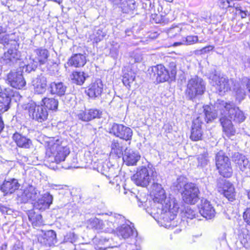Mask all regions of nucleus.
Here are the masks:
<instances>
[{"mask_svg":"<svg viewBox=\"0 0 250 250\" xmlns=\"http://www.w3.org/2000/svg\"><path fill=\"white\" fill-rule=\"evenodd\" d=\"M152 189L154 191V203L160 204L158 207L161 208V211L164 212L163 218L166 223L164 226L168 229L172 228L174 226L170 222L173 221L177 216L179 209V205L174 198H167L165 191L161 184L153 183Z\"/></svg>","mask_w":250,"mask_h":250,"instance_id":"obj_1","label":"nucleus"},{"mask_svg":"<svg viewBox=\"0 0 250 250\" xmlns=\"http://www.w3.org/2000/svg\"><path fill=\"white\" fill-rule=\"evenodd\" d=\"M217 110L220 111L221 114L228 116L233 121L241 123L245 120V116L242 111L236 107L232 102H226L224 101L218 100L216 103Z\"/></svg>","mask_w":250,"mask_h":250,"instance_id":"obj_2","label":"nucleus"},{"mask_svg":"<svg viewBox=\"0 0 250 250\" xmlns=\"http://www.w3.org/2000/svg\"><path fill=\"white\" fill-rule=\"evenodd\" d=\"M157 173L152 166L143 167L138 169L136 173L131 177L132 180L137 185L146 187L152 180L154 182L157 178Z\"/></svg>","mask_w":250,"mask_h":250,"instance_id":"obj_3","label":"nucleus"},{"mask_svg":"<svg viewBox=\"0 0 250 250\" xmlns=\"http://www.w3.org/2000/svg\"><path fill=\"white\" fill-rule=\"evenodd\" d=\"M206 83L200 77L195 76L188 81L185 94L191 100L204 94L206 91Z\"/></svg>","mask_w":250,"mask_h":250,"instance_id":"obj_4","label":"nucleus"},{"mask_svg":"<svg viewBox=\"0 0 250 250\" xmlns=\"http://www.w3.org/2000/svg\"><path fill=\"white\" fill-rule=\"evenodd\" d=\"M170 73L165 67L162 64H158L151 67L150 73L153 79H155L158 83H163L167 81L169 79H175L177 73L176 67L174 62L169 63Z\"/></svg>","mask_w":250,"mask_h":250,"instance_id":"obj_5","label":"nucleus"},{"mask_svg":"<svg viewBox=\"0 0 250 250\" xmlns=\"http://www.w3.org/2000/svg\"><path fill=\"white\" fill-rule=\"evenodd\" d=\"M48 146L50 150L51 155L49 161L59 163L65 160L66 157L69 154L70 151L67 146L61 145V141L54 138L50 139L48 142Z\"/></svg>","mask_w":250,"mask_h":250,"instance_id":"obj_6","label":"nucleus"},{"mask_svg":"<svg viewBox=\"0 0 250 250\" xmlns=\"http://www.w3.org/2000/svg\"><path fill=\"white\" fill-rule=\"evenodd\" d=\"M210 83L214 86L220 95H223L226 92L230 90V85L233 83L232 80L218 74L216 70L210 73L208 77Z\"/></svg>","mask_w":250,"mask_h":250,"instance_id":"obj_7","label":"nucleus"},{"mask_svg":"<svg viewBox=\"0 0 250 250\" xmlns=\"http://www.w3.org/2000/svg\"><path fill=\"white\" fill-rule=\"evenodd\" d=\"M24 110L28 112L32 119L39 123L46 121L48 117V112L42 104L37 105L35 102H31L22 106Z\"/></svg>","mask_w":250,"mask_h":250,"instance_id":"obj_8","label":"nucleus"},{"mask_svg":"<svg viewBox=\"0 0 250 250\" xmlns=\"http://www.w3.org/2000/svg\"><path fill=\"white\" fill-rule=\"evenodd\" d=\"M199 188L195 184L188 183L182 192V197L186 203L194 204L199 200Z\"/></svg>","mask_w":250,"mask_h":250,"instance_id":"obj_9","label":"nucleus"},{"mask_svg":"<svg viewBox=\"0 0 250 250\" xmlns=\"http://www.w3.org/2000/svg\"><path fill=\"white\" fill-rule=\"evenodd\" d=\"M20 98L17 92H14L9 88L0 92V111L2 112L7 111L10 108L12 100L17 101Z\"/></svg>","mask_w":250,"mask_h":250,"instance_id":"obj_10","label":"nucleus"},{"mask_svg":"<svg viewBox=\"0 0 250 250\" xmlns=\"http://www.w3.org/2000/svg\"><path fill=\"white\" fill-rule=\"evenodd\" d=\"M217 187L219 188V191L222 192L229 201L233 202L235 200L236 193L234 187L229 181L224 179H218L217 181Z\"/></svg>","mask_w":250,"mask_h":250,"instance_id":"obj_11","label":"nucleus"},{"mask_svg":"<svg viewBox=\"0 0 250 250\" xmlns=\"http://www.w3.org/2000/svg\"><path fill=\"white\" fill-rule=\"evenodd\" d=\"M246 88L250 93V78L243 77L240 82L234 84L233 90L235 94L236 99L239 102L243 100L245 97Z\"/></svg>","mask_w":250,"mask_h":250,"instance_id":"obj_12","label":"nucleus"},{"mask_svg":"<svg viewBox=\"0 0 250 250\" xmlns=\"http://www.w3.org/2000/svg\"><path fill=\"white\" fill-rule=\"evenodd\" d=\"M110 133L126 141L131 140L132 136V131L129 127L116 123L112 124Z\"/></svg>","mask_w":250,"mask_h":250,"instance_id":"obj_13","label":"nucleus"},{"mask_svg":"<svg viewBox=\"0 0 250 250\" xmlns=\"http://www.w3.org/2000/svg\"><path fill=\"white\" fill-rule=\"evenodd\" d=\"M204 115L198 116L192 122L190 138L194 141L202 139L203 131L201 126L203 124Z\"/></svg>","mask_w":250,"mask_h":250,"instance_id":"obj_14","label":"nucleus"},{"mask_svg":"<svg viewBox=\"0 0 250 250\" xmlns=\"http://www.w3.org/2000/svg\"><path fill=\"white\" fill-rule=\"evenodd\" d=\"M12 42V48L8 49L7 51L4 53L2 57L3 63L9 65L16 62L20 57L17 48V42L15 41Z\"/></svg>","mask_w":250,"mask_h":250,"instance_id":"obj_15","label":"nucleus"},{"mask_svg":"<svg viewBox=\"0 0 250 250\" xmlns=\"http://www.w3.org/2000/svg\"><path fill=\"white\" fill-rule=\"evenodd\" d=\"M7 81L11 86L17 89H21L26 84V82L20 72L9 73L7 75Z\"/></svg>","mask_w":250,"mask_h":250,"instance_id":"obj_16","label":"nucleus"},{"mask_svg":"<svg viewBox=\"0 0 250 250\" xmlns=\"http://www.w3.org/2000/svg\"><path fill=\"white\" fill-rule=\"evenodd\" d=\"M232 161L241 171L248 174L250 170V165L248 159L242 154L235 152L232 156Z\"/></svg>","mask_w":250,"mask_h":250,"instance_id":"obj_17","label":"nucleus"},{"mask_svg":"<svg viewBox=\"0 0 250 250\" xmlns=\"http://www.w3.org/2000/svg\"><path fill=\"white\" fill-rule=\"evenodd\" d=\"M40 195V192L33 186L26 188L21 195L19 200L22 203H26L29 200L35 201Z\"/></svg>","mask_w":250,"mask_h":250,"instance_id":"obj_18","label":"nucleus"},{"mask_svg":"<svg viewBox=\"0 0 250 250\" xmlns=\"http://www.w3.org/2000/svg\"><path fill=\"white\" fill-rule=\"evenodd\" d=\"M39 243L42 245L51 247L57 243V235L53 230H49L42 234H40L38 237Z\"/></svg>","mask_w":250,"mask_h":250,"instance_id":"obj_19","label":"nucleus"},{"mask_svg":"<svg viewBox=\"0 0 250 250\" xmlns=\"http://www.w3.org/2000/svg\"><path fill=\"white\" fill-rule=\"evenodd\" d=\"M53 199V196L46 192L33 204L34 208L42 211L48 209L52 203Z\"/></svg>","mask_w":250,"mask_h":250,"instance_id":"obj_20","label":"nucleus"},{"mask_svg":"<svg viewBox=\"0 0 250 250\" xmlns=\"http://www.w3.org/2000/svg\"><path fill=\"white\" fill-rule=\"evenodd\" d=\"M32 85L35 93L42 94L46 90L47 79L43 75H40L33 80Z\"/></svg>","mask_w":250,"mask_h":250,"instance_id":"obj_21","label":"nucleus"},{"mask_svg":"<svg viewBox=\"0 0 250 250\" xmlns=\"http://www.w3.org/2000/svg\"><path fill=\"white\" fill-rule=\"evenodd\" d=\"M199 212L204 217L211 219L215 214V209L207 200H202L199 208Z\"/></svg>","mask_w":250,"mask_h":250,"instance_id":"obj_22","label":"nucleus"},{"mask_svg":"<svg viewBox=\"0 0 250 250\" xmlns=\"http://www.w3.org/2000/svg\"><path fill=\"white\" fill-rule=\"evenodd\" d=\"M116 233L119 237L126 239L131 236L136 237L137 234V231L130 225L122 224L116 228Z\"/></svg>","mask_w":250,"mask_h":250,"instance_id":"obj_23","label":"nucleus"},{"mask_svg":"<svg viewBox=\"0 0 250 250\" xmlns=\"http://www.w3.org/2000/svg\"><path fill=\"white\" fill-rule=\"evenodd\" d=\"M20 187V184L18 180L13 178L4 180L0 188L2 192L7 194L13 193L16 190L18 189Z\"/></svg>","mask_w":250,"mask_h":250,"instance_id":"obj_24","label":"nucleus"},{"mask_svg":"<svg viewBox=\"0 0 250 250\" xmlns=\"http://www.w3.org/2000/svg\"><path fill=\"white\" fill-rule=\"evenodd\" d=\"M103 90V84L100 79L96 80L91 83L86 91L87 94L91 98H96L100 96Z\"/></svg>","mask_w":250,"mask_h":250,"instance_id":"obj_25","label":"nucleus"},{"mask_svg":"<svg viewBox=\"0 0 250 250\" xmlns=\"http://www.w3.org/2000/svg\"><path fill=\"white\" fill-rule=\"evenodd\" d=\"M140 157V155L137 151L126 148L123 159L126 165L134 166L136 165Z\"/></svg>","mask_w":250,"mask_h":250,"instance_id":"obj_26","label":"nucleus"},{"mask_svg":"<svg viewBox=\"0 0 250 250\" xmlns=\"http://www.w3.org/2000/svg\"><path fill=\"white\" fill-rule=\"evenodd\" d=\"M220 122L222 126L223 131L227 137L230 138L235 134L236 130L231 121L228 119L225 115L220 118Z\"/></svg>","mask_w":250,"mask_h":250,"instance_id":"obj_27","label":"nucleus"},{"mask_svg":"<svg viewBox=\"0 0 250 250\" xmlns=\"http://www.w3.org/2000/svg\"><path fill=\"white\" fill-rule=\"evenodd\" d=\"M35 57V59L40 64H44L47 61L49 56V53L48 50L42 47L35 49L33 51L32 57Z\"/></svg>","mask_w":250,"mask_h":250,"instance_id":"obj_28","label":"nucleus"},{"mask_svg":"<svg viewBox=\"0 0 250 250\" xmlns=\"http://www.w3.org/2000/svg\"><path fill=\"white\" fill-rule=\"evenodd\" d=\"M86 62V57L84 55L79 53L73 55L68 61L69 66L75 67L83 66Z\"/></svg>","mask_w":250,"mask_h":250,"instance_id":"obj_29","label":"nucleus"},{"mask_svg":"<svg viewBox=\"0 0 250 250\" xmlns=\"http://www.w3.org/2000/svg\"><path fill=\"white\" fill-rule=\"evenodd\" d=\"M13 139L17 145L20 147L29 148L32 146V141L30 139L16 132L13 134Z\"/></svg>","mask_w":250,"mask_h":250,"instance_id":"obj_30","label":"nucleus"},{"mask_svg":"<svg viewBox=\"0 0 250 250\" xmlns=\"http://www.w3.org/2000/svg\"><path fill=\"white\" fill-rule=\"evenodd\" d=\"M66 88V86L62 82H52L49 85L50 93L59 96L64 95Z\"/></svg>","mask_w":250,"mask_h":250,"instance_id":"obj_31","label":"nucleus"},{"mask_svg":"<svg viewBox=\"0 0 250 250\" xmlns=\"http://www.w3.org/2000/svg\"><path fill=\"white\" fill-rule=\"evenodd\" d=\"M202 115H204L203 121H206L208 123L217 117V113L215 110H212L208 106H206L204 109V113L200 114L199 116Z\"/></svg>","mask_w":250,"mask_h":250,"instance_id":"obj_32","label":"nucleus"},{"mask_svg":"<svg viewBox=\"0 0 250 250\" xmlns=\"http://www.w3.org/2000/svg\"><path fill=\"white\" fill-rule=\"evenodd\" d=\"M220 175L224 177H230L232 173V169L231 167L230 162L225 163L222 165L220 164L217 167Z\"/></svg>","mask_w":250,"mask_h":250,"instance_id":"obj_33","label":"nucleus"},{"mask_svg":"<svg viewBox=\"0 0 250 250\" xmlns=\"http://www.w3.org/2000/svg\"><path fill=\"white\" fill-rule=\"evenodd\" d=\"M125 222V218L124 216L116 214L114 217L111 216L109 220L105 222L107 226H109V228H113V230L115 228H117L118 225H121Z\"/></svg>","mask_w":250,"mask_h":250,"instance_id":"obj_34","label":"nucleus"},{"mask_svg":"<svg viewBox=\"0 0 250 250\" xmlns=\"http://www.w3.org/2000/svg\"><path fill=\"white\" fill-rule=\"evenodd\" d=\"M111 152L120 158L123 156V142L114 140L111 144Z\"/></svg>","mask_w":250,"mask_h":250,"instance_id":"obj_35","label":"nucleus"},{"mask_svg":"<svg viewBox=\"0 0 250 250\" xmlns=\"http://www.w3.org/2000/svg\"><path fill=\"white\" fill-rule=\"evenodd\" d=\"M49 110H55L58 106V101L53 98H44L42 100V104Z\"/></svg>","mask_w":250,"mask_h":250,"instance_id":"obj_36","label":"nucleus"},{"mask_svg":"<svg viewBox=\"0 0 250 250\" xmlns=\"http://www.w3.org/2000/svg\"><path fill=\"white\" fill-rule=\"evenodd\" d=\"M88 77V75L83 72L75 71L72 73L71 78L74 83L82 85Z\"/></svg>","mask_w":250,"mask_h":250,"instance_id":"obj_37","label":"nucleus"},{"mask_svg":"<svg viewBox=\"0 0 250 250\" xmlns=\"http://www.w3.org/2000/svg\"><path fill=\"white\" fill-rule=\"evenodd\" d=\"M92 225L93 228L95 229L107 232H111L113 231V228H105V223H104L103 221L98 219H94L92 222Z\"/></svg>","mask_w":250,"mask_h":250,"instance_id":"obj_38","label":"nucleus"},{"mask_svg":"<svg viewBox=\"0 0 250 250\" xmlns=\"http://www.w3.org/2000/svg\"><path fill=\"white\" fill-rule=\"evenodd\" d=\"M197 159L198 161V167H203L206 166L209 161L208 153L207 150L204 149L202 153L197 156Z\"/></svg>","mask_w":250,"mask_h":250,"instance_id":"obj_39","label":"nucleus"},{"mask_svg":"<svg viewBox=\"0 0 250 250\" xmlns=\"http://www.w3.org/2000/svg\"><path fill=\"white\" fill-rule=\"evenodd\" d=\"M215 160L216 167L219 166L220 164L223 165L230 162L229 158L225 155V153L223 151H220L217 153Z\"/></svg>","mask_w":250,"mask_h":250,"instance_id":"obj_40","label":"nucleus"},{"mask_svg":"<svg viewBox=\"0 0 250 250\" xmlns=\"http://www.w3.org/2000/svg\"><path fill=\"white\" fill-rule=\"evenodd\" d=\"M7 31V28L3 24L0 23V43L9 44V39L7 35L5 33Z\"/></svg>","mask_w":250,"mask_h":250,"instance_id":"obj_41","label":"nucleus"},{"mask_svg":"<svg viewBox=\"0 0 250 250\" xmlns=\"http://www.w3.org/2000/svg\"><path fill=\"white\" fill-rule=\"evenodd\" d=\"M136 8V4L133 0H129L122 6L123 13H129Z\"/></svg>","mask_w":250,"mask_h":250,"instance_id":"obj_42","label":"nucleus"},{"mask_svg":"<svg viewBox=\"0 0 250 250\" xmlns=\"http://www.w3.org/2000/svg\"><path fill=\"white\" fill-rule=\"evenodd\" d=\"M186 185L187 183L185 178L182 177L177 178V180L173 183L174 189L178 191L180 190L183 188L185 189Z\"/></svg>","mask_w":250,"mask_h":250,"instance_id":"obj_43","label":"nucleus"},{"mask_svg":"<svg viewBox=\"0 0 250 250\" xmlns=\"http://www.w3.org/2000/svg\"><path fill=\"white\" fill-rule=\"evenodd\" d=\"M135 76L132 72L125 73L123 78V83L126 86H129L134 81Z\"/></svg>","mask_w":250,"mask_h":250,"instance_id":"obj_44","label":"nucleus"},{"mask_svg":"<svg viewBox=\"0 0 250 250\" xmlns=\"http://www.w3.org/2000/svg\"><path fill=\"white\" fill-rule=\"evenodd\" d=\"M131 60L129 62L133 64L135 62H140L143 60L142 54L139 51H136L131 53L130 56Z\"/></svg>","mask_w":250,"mask_h":250,"instance_id":"obj_45","label":"nucleus"},{"mask_svg":"<svg viewBox=\"0 0 250 250\" xmlns=\"http://www.w3.org/2000/svg\"><path fill=\"white\" fill-rule=\"evenodd\" d=\"M198 42V38L197 36H188L187 37L183 39V44L185 45H191Z\"/></svg>","mask_w":250,"mask_h":250,"instance_id":"obj_46","label":"nucleus"},{"mask_svg":"<svg viewBox=\"0 0 250 250\" xmlns=\"http://www.w3.org/2000/svg\"><path fill=\"white\" fill-rule=\"evenodd\" d=\"M32 56L30 57V62H29L26 66V70L28 72H30L32 70H35L37 68L38 63H39L35 59L32 58Z\"/></svg>","mask_w":250,"mask_h":250,"instance_id":"obj_47","label":"nucleus"},{"mask_svg":"<svg viewBox=\"0 0 250 250\" xmlns=\"http://www.w3.org/2000/svg\"><path fill=\"white\" fill-rule=\"evenodd\" d=\"M77 239V237L74 232L70 231L64 236V241L65 242H70L73 243L75 242Z\"/></svg>","mask_w":250,"mask_h":250,"instance_id":"obj_48","label":"nucleus"},{"mask_svg":"<svg viewBox=\"0 0 250 250\" xmlns=\"http://www.w3.org/2000/svg\"><path fill=\"white\" fill-rule=\"evenodd\" d=\"M89 110L91 120L95 118H100L101 117L102 112L97 109H90Z\"/></svg>","mask_w":250,"mask_h":250,"instance_id":"obj_49","label":"nucleus"},{"mask_svg":"<svg viewBox=\"0 0 250 250\" xmlns=\"http://www.w3.org/2000/svg\"><path fill=\"white\" fill-rule=\"evenodd\" d=\"M78 117L80 120L85 122L91 120L88 110L87 111H81L78 114Z\"/></svg>","mask_w":250,"mask_h":250,"instance_id":"obj_50","label":"nucleus"},{"mask_svg":"<svg viewBox=\"0 0 250 250\" xmlns=\"http://www.w3.org/2000/svg\"><path fill=\"white\" fill-rule=\"evenodd\" d=\"M109 168L107 164L105 162L99 163L98 166V170L100 171L102 174L104 175L106 173L107 169Z\"/></svg>","mask_w":250,"mask_h":250,"instance_id":"obj_51","label":"nucleus"},{"mask_svg":"<svg viewBox=\"0 0 250 250\" xmlns=\"http://www.w3.org/2000/svg\"><path fill=\"white\" fill-rule=\"evenodd\" d=\"M104 175L109 179L117 176V173L115 172V168L113 167H109L107 169L106 173H105Z\"/></svg>","mask_w":250,"mask_h":250,"instance_id":"obj_52","label":"nucleus"},{"mask_svg":"<svg viewBox=\"0 0 250 250\" xmlns=\"http://www.w3.org/2000/svg\"><path fill=\"white\" fill-rule=\"evenodd\" d=\"M243 219L247 225L250 226V207L247 208L243 213Z\"/></svg>","mask_w":250,"mask_h":250,"instance_id":"obj_53","label":"nucleus"},{"mask_svg":"<svg viewBox=\"0 0 250 250\" xmlns=\"http://www.w3.org/2000/svg\"><path fill=\"white\" fill-rule=\"evenodd\" d=\"M241 242L245 247H249L250 246V234H247L244 235Z\"/></svg>","mask_w":250,"mask_h":250,"instance_id":"obj_54","label":"nucleus"},{"mask_svg":"<svg viewBox=\"0 0 250 250\" xmlns=\"http://www.w3.org/2000/svg\"><path fill=\"white\" fill-rule=\"evenodd\" d=\"M185 215L188 218L192 219L195 217V212L190 208H187L185 210Z\"/></svg>","mask_w":250,"mask_h":250,"instance_id":"obj_55","label":"nucleus"},{"mask_svg":"<svg viewBox=\"0 0 250 250\" xmlns=\"http://www.w3.org/2000/svg\"><path fill=\"white\" fill-rule=\"evenodd\" d=\"M233 7L234 8L236 11H238V14H241V13H243L245 11H248L246 8L244 7L241 4L235 2V3H233Z\"/></svg>","mask_w":250,"mask_h":250,"instance_id":"obj_56","label":"nucleus"},{"mask_svg":"<svg viewBox=\"0 0 250 250\" xmlns=\"http://www.w3.org/2000/svg\"><path fill=\"white\" fill-rule=\"evenodd\" d=\"M152 19L156 23H161L163 22L162 16L158 14H152Z\"/></svg>","mask_w":250,"mask_h":250,"instance_id":"obj_57","label":"nucleus"},{"mask_svg":"<svg viewBox=\"0 0 250 250\" xmlns=\"http://www.w3.org/2000/svg\"><path fill=\"white\" fill-rule=\"evenodd\" d=\"M136 197L137 199L138 202L140 203L139 204V207H141V205H143V204L145 203L147 200L145 196H142L141 195H140L139 196L137 195Z\"/></svg>","mask_w":250,"mask_h":250,"instance_id":"obj_58","label":"nucleus"},{"mask_svg":"<svg viewBox=\"0 0 250 250\" xmlns=\"http://www.w3.org/2000/svg\"><path fill=\"white\" fill-rule=\"evenodd\" d=\"M214 48V47L213 46L209 45L202 48L201 49V51L202 52L203 54H204L208 53L210 51L213 50Z\"/></svg>","mask_w":250,"mask_h":250,"instance_id":"obj_59","label":"nucleus"},{"mask_svg":"<svg viewBox=\"0 0 250 250\" xmlns=\"http://www.w3.org/2000/svg\"><path fill=\"white\" fill-rule=\"evenodd\" d=\"M0 210L2 213L7 214H10L12 212L10 208L4 206H1L0 207Z\"/></svg>","mask_w":250,"mask_h":250,"instance_id":"obj_60","label":"nucleus"},{"mask_svg":"<svg viewBox=\"0 0 250 250\" xmlns=\"http://www.w3.org/2000/svg\"><path fill=\"white\" fill-rule=\"evenodd\" d=\"M110 54L114 59L117 58L118 55V52L117 49L113 48L110 50Z\"/></svg>","mask_w":250,"mask_h":250,"instance_id":"obj_61","label":"nucleus"},{"mask_svg":"<svg viewBox=\"0 0 250 250\" xmlns=\"http://www.w3.org/2000/svg\"><path fill=\"white\" fill-rule=\"evenodd\" d=\"M181 31V29L178 27H175L173 28H171L169 31V34H172L173 33H175V34H177L180 33Z\"/></svg>","mask_w":250,"mask_h":250,"instance_id":"obj_62","label":"nucleus"},{"mask_svg":"<svg viewBox=\"0 0 250 250\" xmlns=\"http://www.w3.org/2000/svg\"><path fill=\"white\" fill-rule=\"evenodd\" d=\"M239 15H240L241 17L242 18H246V17L247 16H248L249 15V11H245V12H244L243 13H241V14H239Z\"/></svg>","mask_w":250,"mask_h":250,"instance_id":"obj_63","label":"nucleus"},{"mask_svg":"<svg viewBox=\"0 0 250 250\" xmlns=\"http://www.w3.org/2000/svg\"><path fill=\"white\" fill-rule=\"evenodd\" d=\"M7 248V243H5L1 245L0 250H6Z\"/></svg>","mask_w":250,"mask_h":250,"instance_id":"obj_64","label":"nucleus"}]
</instances>
